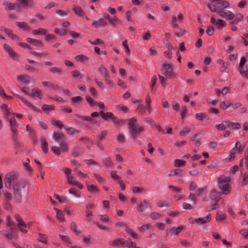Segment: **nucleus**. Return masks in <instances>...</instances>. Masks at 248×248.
<instances>
[{"label": "nucleus", "mask_w": 248, "mask_h": 248, "mask_svg": "<svg viewBox=\"0 0 248 248\" xmlns=\"http://www.w3.org/2000/svg\"><path fill=\"white\" fill-rule=\"evenodd\" d=\"M128 130L131 136L135 139L138 134L144 131V127L142 126H139L137 127L135 123L137 122L136 118H132L128 120Z\"/></svg>", "instance_id": "f257e3e1"}, {"label": "nucleus", "mask_w": 248, "mask_h": 248, "mask_svg": "<svg viewBox=\"0 0 248 248\" xmlns=\"http://www.w3.org/2000/svg\"><path fill=\"white\" fill-rule=\"evenodd\" d=\"M230 181V177H226L223 175L218 178L219 187L222 190V193L224 194H227L230 192L231 187L229 183Z\"/></svg>", "instance_id": "f03ea898"}, {"label": "nucleus", "mask_w": 248, "mask_h": 248, "mask_svg": "<svg viewBox=\"0 0 248 248\" xmlns=\"http://www.w3.org/2000/svg\"><path fill=\"white\" fill-rule=\"evenodd\" d=\"M230 4L227 0H221L217 2L215 4L209 3L207 6L212 12H217L218 14V11H223V10L229 7Z\"/></svg>", "instance_id": "7ed1b4c3"}, {"label": "nucleus", "mask_w": 248, "mask_h": 248, "mask_svg": "<svg viewBox=\"0 0 248 248\" xmlns=\"http://www.w3.org/2000/svg\"><path fill=\"white\" fill-rule=\"evenodd\" d=\"M27 185L28 183L26 181L24 182L21 185L20 184L13 185L14 198L16 202L19 203L21 202V188H24Z\"/></svg>", "instance_id": "20e7f679"}, {"label": "nucleus", "mask_w": 248, "mask_h": 248, "mask_svg": "<svg viewBox=\"0 0 248 248\" xmlns=\"http://www.w3.org/2000/svg\"><path fill=\"white\" fill-rule=\"evenodd\" d=\"M10 129L13 132L12 138L15 141H16L18 136L17 133L18 132L17 127L18 125V123L16 122L15 118H12L10 120Z\"/></svg>", "instance_id": "39448f33"}, {"label": "nucleus", "mask_w": 248, "mask_h": 248, "mask_svg": "<svg viewBox=\"0 0 248 248\" xmlns=\"http://www.w3.org/2000/svg\"><path fill=\"white\" fill-rule=\"evenodd\" d=\"M173 66L171 63H163L162 64V74L166 77H169L173 75Z\"/></svg>", "instance_id": "423d86ee"}, {"label": "nucleus", "mask_w": 248, "mask_h": 248, "mask_svg": "<svg viewBox=\"0 0 248 248\" xmlns=\"http://www.w3.org/2000/svg\"><path fill=\"white\" fill-rule=\"evenodd\" d=\"M246 62V59L244 57H242L240 60V62L239 66V70L242 76L248 78L247 68L246 67L245 69H244V65Z\"/></svg>", "instance_id": "0eeeda50"}, {"label": "nucleus", "mask_w": 248, "mask_h": 248, "mask_svg": "<svg viewBox=\"0 0 248 248\" xmlns=\"http://www.w3.org/2000/svg\"><path fill=\"white\" fill-rule=\"evenodd\" d=\"M15 217L16 221L18 222V227L20 229V231L23 233H26L28 231L24 228H22L21 227L22 226L24 228H27V225L24 221L22 220V218L18 214L15 215Z\"/></svg>", "instance_id": "6e6552de"}, {"label": "nucleus", "mask_w": 248, "mask_h": 248, "mask_svg": "<svg viewBox=\"0 0 248 248\" xmlns=\"http://www.w3.org/2000/svg\"><path fill=\"white\" fill-rule=\"evenodd\" d=\"M109 244L112 247H118L121 246L124 247H126V246H127V241L124 240L122 238L117 239L110 241Z\"/></svg>", "instance_id": "1a4fd4ad"}, {"label": "nucleus", "mask_w": 248, "mask_h": 248, "mask_svg": "<svg viewBox=\"0 0 248 248\" xmlns=\"http://www.w3.org/2000/svg\"><path fill=\"white\" fill-rule=\"evenodd\" d=\"M210 21L212 24L216 25L219 30H221L226 26L225 22L223 20L218 19L216 20L213 16L211 18Z\"/></svg>", "instance_id": "9d476101"}, {"label": "nucleus", "mask_w": 248, "mask_h": 248, "mask_svg": "<svg viewBox=\"0 0 248 248\" xmlns=\"http://www.w3.org/2000/svg\"><path fill=\"white\" fill-rule=\"evenodd\" d=\"M218 15L223 17L226 18L228 20H232L233 19L234 17V15L231 11L228 10H223L218 11Z\"/></svg>", "instance_id": "9b49d317"}, {"label": "nucleus", "mask_w": 248, "mask_h": 248, "mask_svg": "<svg viewBox=\"0 0 248 248\" xmlns=\"http://www.w3.org/2000/svg\"><path fill=\"white\" fill-rule=\"evenodd\" d=\"M53 138L56 141L58 142L60 140H66V138L64 134L59 131H55L53 134Z\"/></svg>", "instance_id": "f8f14e48"}, {"label": "nucleus", "mask_w": 248, "mask_h": 248, "mask_svg": "<svg viewBox=\"0 0 248 248\" xmlns=\"http://www.w3.org/2000/svg\"><path fill=\"white\" fill-rule=\"evenodd\" d=\"M19 4H21L25 8H30L33 6L34 3L33 0H17Z\"/></svg>", "instance_id": "ddd939ff"}, {"label": "nucleus", "mask_w": 248, "mask_h": 248, "mask_svg": "<svg viewBox=\"0 0 248 248\" xmlns=\"http://www.w3.org/2000/svg\"><path fill=\"white\" fill-rule=\"evenodd\" d=\"M107 25V22L104 18H101L97 21H94L92 24V26L95 28L105 27Z\"/></svg>", "instance_id": "4468645a"}, {"label": "nucleus", "mask_w": 248, "mask_h": 248, "mask_svg": "<svg viewBox=\"0 0 248 248\" xmlns=\"http://www.w3.org/2000/svg\"><path fill=\"white\" fill-rule=\"evenodd\" d=\"M211 219V214H208L203 218H198L195 220V222L199 224H203L209 222Z\"/></svg>", "instance_id": "2eb2a0df"}, {"label": "nucleus", "mask_w": 248, "mask_h": 248, "mask_svg": "<svg viewBox=\"0 0 248 248\" xmlns=\"http://www.w3.org/2000/svg\"><path fill=\"white\" fill-rule=\"evenodd\" d=\"M209 197L214 202L217 203L220 197L215 190H212L209 194Z\"/></svg>", "instance_id": "dca6fc26"}, {"label": "nucleus", "mask_w": 248, "mask_h": 248, "mask_svg": "<svg viewBox=\"0 0 248 248\" xmlns=\"http://www.w3.org/2000/svg\"><path fill=\"white\" fill-rule=\"evenodd\" d=\"M223 123H225L230 129H238L241 127V125L238 123H233L229 121H224Z\"/></svg>", "instance_id": "f3484780"}, {"label": "nucleus", "mask_w": 248, "mask_h": 248, "mask_svg": "<svg viewBox=\"0 0 248 248\" xmlns=\"http://www.w3.org/2000/svg\"><path fill=\"white\" fill-rule=\"evenodd\" d=\"M27 42L28 43L32 44L36 46H40L43 47L44 46V44L41 41L31 38H27Z\"/></svg>", "instance_id": "a211bd4d"}, {"label": "nucleus", "mask_w": 248, "mask_h": 248, "mask_svg": "<svg viewBox=\"0 0 248 248\" xmlns=\"http://www.w3.org/2000/svg\"><path fill=\"white\" fill-rule=\"evenodd\" d=\"M148 207H150V204L148 201L144 200L143 202H141L139 205L138 211L140 212H142L144 210L147 209Z\"/></svg>", "instance_id": "6ab92c4d"}, {"label": "nucleus", "mask_w": 248, "mask_h": 248, "mask_svg": "<svg viewBox=\"0 0 248 248\" xmlns=\"http://www.w3.org/2000/svg\"><path fill=\"white\" fill-rule=\"evenodd\" d=\"M18 80L23 82L26 84H28L30 82L31 78V77L26 75H21L17 76Z\"/></svg>", "instance_id": "aec40b11"}, {"label": "nucleus", "mask_w": 248, "mask_h": 248, "mask_svg": "<svg viewBox=\"0 0 248 248\" xmlns=\"http://www.w3.org/2000/svg\"><path fill=\"white\" fill-rule=\"evenodd\" d=\"M41 149L44 153L46 154L48 152V144L46 138L42 137L41 139Z\"/></svg>", "instance_id": "412c9836"}, {"label": "nucleus", "mask_w": 248, "mask_h": 248, "mask_svg": "<svg viewBox=\"0 0 248 248\" xmlns=\"http://www.w3.org/2000/svg\"><path fill=\"white\" fill-rule=\"evenodd\" d=\"M73 10L77 15L81 17H82L84 16V12L81 7L77 6L76 5H73Z\"/></svg>", "instance_id": "4be33fe9"}, {"label": "nucleus", "mask_w": 248, "mask_h": 248, "mask_svg": "<svg viewBox=\"0 0 248 248\" xmlns=\"http://www.w3.org/2000/svg\"><path fill=\"white\" fill-rule=\"evenodd\" d=\"M42 93L41 91L37 88H34L31 90L30 96L34 97L36 96L39 98H42Z\"/></svg>", "instance_id": "5701e85b"}, {"label": "nucleus", "mask_w": 248, "mask_h": 248, "mask_svg": "<svg viewBox=\"0 0 248 248\" xmlns=\"http://www.w3.org/2000/svg\"><path fill=\"white\" fill-rule=\"evenodd\" d=\"M83 152V151L81 148L79 147H75L73 148L71 155L76 157L82 155Z\"/></svg>", "instance_id": "b1692460"}, {"label": "nucleus", "mask_w": 248, "mask_h": 248, "mask_svg": "<svg viewBox=\"0 0 248 248\" xmlns=\"http://www.w3.org/2000/svg\"><path fill=\"white\" fill-rule=\"evenodd\" d=\"M183 225H179L178 227H172L171 229L169 231V232L170 233L171 235H177L182 230L184 229Z\"/></svg>", "instance_id": "393cba45"}, {"label": "nucleus", "mask_w": 248, "mask_h": 248, "mask_svg": "<svg viewBox=\"0 0 248 248\" xmlns=\"http://www.w3.org/2000/svg\"><path fill=\"white\" fill-rule=\"evenodd\" d=\"M54 209L56 211V217L57 218L62 221L63 222L64 221V213L61 210L58 209L55 207L54 208Z\"/></svg>", "instance_id": "a878e982"}, {"label": "nucleus", "mask_w": 248, "mask_h": 248, "mask_svg": "<svg viewBox=\"0 0 248 248\" xmlns=\"http://www.w3.org/2000/svg\"><path fill=\"white\" fill-rule=\"evenodd\" d=\"M16 23L17 26L18 28H19L20 29H22L23 30H24L25 31H30L31 30V27L26 22H16Z\"/></svg>", "instance_id": "bb28decb"}, {"label": "nucleus", "mask_w": 248, "mask_h": 248, "mask_svg": "<svg viewBox=\"0 0 248 248\" xmlns=\"http://www.w3.org/2000/svg\"><path fill=\"white\" fill-rule=\"evenodd\" d=\"M196 118L200 121H203L204 120H208L209 119V117L205 113H197L195 115Z\"/></svg>", "instance_id": "cd10ccee"}, {"label": "nucleus", "mask_w": 248, "mask_h": 248, "mask_svg": "<svg viewBox=\"0 0 248 248\" xmlns=\"http://www.w3.org/2000/svg\"><path fill=\"white\" fill-rule=\"evenodd\" d=\"M7 10L10 11L12 10H16L17 11H20V6L19 4L16 3H10L8 5V7L6 8Z\"/></svg>", "instance_id": "c85d7f7f"}, {"label": "nucleus", "mask_w": 248, "mask_h": 248, "mask_svg": "<svg viewBox=\"0 0 248 248\" xmlns=\"http://www.w3.org/2000/svg\"><path fill=\"white\" fill-rule=\"evenodd\" d=\"M4 182L5 186L8 188H10L11 186V183L12 182L8 173L6 174L4 176Z\"/></svg>", "instance_id": "c756f323"}, {"label": "nucleus", "mask_w": 248, "mask_h": 248, "mask_svg": "<svg viewBox=\"0 0 248 248\" xmlns=\"http://www.w3.org/2000/svg\"><path fill=\"white\" fill-rule=\"evenodd\" d=\"M66 140H63V141H61L60 142V146L61 147V150L62 152H66L68 150V144Z\"/></svg>", "instance_id": "7c9ffc66"}, {"label": "nucleus", "mask_w": 248, "mask_h": 248, "mask_svg": "<svg viewBox=\"0 0 248 248\" xmlns=\"http://www.w3.org/2000/svg\"><path fill=\"white\" fill-rule=\"evenodd\" d=\"M243 19V15L242 14H237L235 16V19L231 21L230 23L231 24H237L239 22L241 21Z\"/></svg>", "instance_id": "2f4dec72"}, {"label": "nucleus", "mask_w": 248, "mask_h": 248, "mask_svg": "<svg viewBox=\"0 0 248 248\" xmlns=\"http://www.w3.org/2000/svg\"><path fill=\"white\" fill-rule=\"evenodd\" d=\"M7 226L11 228V231L12 232H14L16 229L15 222L11 220V218L9 216L7 217Z\"/></svg>", "instance_id": "473e14b6"}, {"label": "nucleus", "mask_w": 248, "mask_h": 248, "mask_svg": "<svg viewBox=\"0 0 248 248\" xmlns=\"http://www.w3.org/2000/svg\"><path fill=\"white\" fill-rule=\"evenodd\" d=\"M32 33L34 35H46V30L43 28H39L37 30H33L32 31Z\"/></svg>", "instance_id": "72a5a7b5"}, {"label": "nucleus", "mask_w": 248, "mask_h": 248, "mask_svg": "<svg viewBox=\"0 0 248 248\" xmlns=\"http://www.w3.org/2000/svg\"><path fill=\"white\" fill-rule=\"evenodd\" d=\"M111 120L113 123L118 126L122 125L124 123V120H120L118 118L116 117L113 115V117L111 118Z\"/></svg>", "instance_id": "f704fd0d"}, {"label": "nucleus", "mask_w": 248, "mask_h": 248, "mask_svg": "<svg viewBox=\"0 0 248 248\" xmlns=\"http://www.w3.org/2000/svg\"><path fill=\"white\" fill-rule=\"evenodd\" d=\"M186 163V161L179 159H175L174 162V165L175 167H183L185 165Z\"/></svg>", "instance_id": "c9c22d12"}, {"label": "nucleus", "mask_w": 248, "mask_h": 248, "mask_svg": "<svg viewBox=\"0 0 248 248\" xmlns=\"http://www.w3.org/2000/svg\"><path fill=\"white\" fill-rule=\"evenodd\" d=\"M8 174L9 175V176L10 177L11 179V181L13 182V183L14 184H18V178L16 175V174L13 172H9L8 173Z\"/></svg>", "instance_id": "e433bc0d"}, {"label": "nucleus", "mask_w": 248, "mask_h": 248, "mask_svg": "<svg viewBox=\"0 0 248 248\" xmlns=\"http://www.w3.org/2000/svg\"><path fill=\"white\" fill-rule=\"evenodd\" d=\"M49 71L52 73H56L58 75H61L62 73V69L57 67H53L49 69Z\"/></svg>", "instance_id": "4c0bfd02"}, {"label": "nucleus", "mask_w": 248, "mask_h": 248, "mask_svg": "<svg viewBox=\"0 0 248 248\" xmlns=\"http://www.w3.org/2000/svg\"><path fill=\"white\" fill-rule=\"evenodd\" d=\"M186 31L184 29H179L178 30H175L174 31V33L175 36L179 37L181 35L185 34Z\"/></svg>", "instance_id": "58836bf2"}, {"label": "nucleus", "mask_w": 248, "mask_h": 248, "mask_svg": "<svg viewBox=\"0 0 248 248\" xmlns=\"http://www.w3.org/2000/svg\"><path fill=\"white\" fill-rule=\"evenodd\" d=\"M232 151H234L236 153H241L242 152V149H241V144L239 141H237L235 143V147L232 150Z\"/></svg>", "instance_id": "ea45409f"}, {"label": "nucleus", "mask_w": 248, "mask_h": 248, "mask_svg": "<svg viewBox=\"0 0 248 248\" xmlns=\"http://www.w3.org/2000/svg\"><path fill=\"white\" fill-rule=\"evenodd\" d=\"M66 131L70 135H73L75 133H78L79 132V130L75 129L73 127H65Z\"/></svg>", "instance_id": "a19ab883"}, {"label": "nucleus", "mask_w": 248, "mask_h": 248, "mask_svg": "<svg viewBox=\"0 0 248 248\" xmlns=\"http://www.w3.org/2000/svg\"><path fill=\"white\" fill-rule=\"evenodd\" d=\"M230 106V102L229 101H225L221 103L220 108L223 110H226Z\"/></svg>", "instance_id": "79ce46f5"}, {"label": "nucleus", "mask_w": 248, "mask_h": 248, "mask_svg": "<svg viewBox=\"0 0 248 248\" xmlns=\"http://www.w3.org/2000/svg\"><path fill=\"white\" fill-rule=\"evenodd\" d=\"M76 116L78 118L81 119L83 121L92 122L93 123H94V120L90 116H81V115H79V114L76 115Z\"/></svg>", "instance_id": "37998d69"}, {"label": "nucleus", "mask_w": 248, "mask_h": 248, "mask_svg": "<svg viewBox=\"0 0 248 248\" xmlns=\"http://www.w3.org/2000/svg\"><path fill=\"white\" fill-rule=\"evenodd\" d=\"M87 189L90 192H99V190L97 187L93 184H92L91 185H87Z\"/></svg>", "instance_id": "c03bdc74"}, {"label": "nucleus", "mask_w": 248, "mask_h": 248, "mask_svg": "<svg viewBox=\"0 0 248 248\" xmlns=\"http://www.w3.org/2000/svg\"><path fill=\"white\" fill-rule=\"evenodd\" d=\"M52 152L56 155L60 156L61 154V148L57 146H52L51 148Z\"/></svg>", "instance_id": "a18cd8bd"}, {"label": "nucleus", "mask_w": 248, "mask_h": 248, "mask_svg": "<svg viewBox=\"0 0 248 248\" xmlns=\"http://www.w3.org/2000/svg\"><path fill=\"white\" fill-rule=\"evenodd\" d=\"M55 106L53 105H44L42 107V109L43 111H46L50 110H53L55 109Z\"/></svg>", "instance_id": "49530a36"}, {"label": "nucleus", "mask_w": 248, "mask_h": 248, "mask_svg": "<svg viewBox=\"0 0 248 248\" xmlns=\"http://www.w3.org/2000/svg\"><path fill=\"white\" fill-rule=\"evenodd\" d=\"M68 32V30L62 29L60 30L59 28H55L54 32L57 34H59L60 35H63L66 34Z\"/></svg>", "instance_id": "de8ad7c7"}, {"label": "nucleus", "mask_w": 248, "mask_h": 248, "mask_svg": "<svg viewBox=\"0 0 248 248\" xmlns=\"http://www.w3.org/2000/svg\"><path fill=\"white\" fill-rule=\"evenodd\" d=\"M103 162L104 165H105L107 167H110L112 166L113 165V163L109 157H107L105 159H104L103 160Z\"/></svg>", "instance_id": "09e8293b"}, {"label": "nucleus", "mask_w": 248, "mask_h": 248, "mask_svg": "<svg viewBox=\"0 0 248 248\" xmlns=\"http://www.w3.org/2000/svg\"><path fill=\"white\" fill-rule=\"evenodd\" d=\"M39 239L38 240L43 244H46L47 243V237L46 235L43 233H39Z\"/></svg>", "instance_id": "8fccbe9b"}, {"label": "nucleus", "mask_w": 248, "mask_h": 248, "mask_svg": "<svg viewBox=\"0 0 248 248\" xmlns=\"http://www.w3.org/2000/svg\"><path fill=\"white\" fill-rule=\"evenodd\" d=\"M75 59L78 61H79V62H84L86 61H88V58L85 55H83L82 54H80V55H78V56H77L76 57H75Z\"/></svg>", "instance_id": "3c124183"}, {"label": "nucleus", "mask_w": 248, "mask_h": 248, "mask_svg": "<svg viewBox=\"0 0 248 248\" xmlns=\"http://www.w3.org/2000/svg\"><path fill=\"white\" fill-rule=\"evenodd\" d=\"M216 218L217 221L220 222L226 219V214L220 215L218 214V212H217V214Z\"/></svg>", "instance_id": "603ef678"}, {"label": "nucleus", "mask_w": 248, "mask_h": 248, "mask_svg": "<svg viewBox=\"0 0 248 248\" xmlns=\"http://www.w3.org/2000/svg\"><path fill=\"white\" fill-rule=\"evenodd\" d=\"M150 217L153 219H157L161 217V215L157 212H152L150 214Z\"/></svg>", "instance_id": "864d4df0"}, {"label": "nucleus", "mask_w": 248, "mask_h": 248, "mask_svg": "<svg viewBox=\"0 0 248 248\" xmlns=\"http://www.w3.org/2000/svg\"><path fill=\"white\" fill-rule=\"evenodd\" d=\"M55 197L56 199L58 200L60 203H64L68 202L67 199L64 196L60 197L59 195L55 194Z\"/></svg>", "instance_id": "5fc2aeb1"}, {"label": "nucleus", "mask_w": 248, "mask_h": 248, "mask_svg": "<svg viewBox=\"0 0 248 248\" xmlns=\"http://www.w3.org/2000/svg\"><path fill=\"white\" fill-rule=\"evenodd\" d=\"M182 170L181 169H175V170H171L170 172L169 175L170 176L177 175H178L180 173H182Z\"/></svg>", "instance_id": "6e6d98bb"}, {"label": "nucleus", "mask_w": 248, "mask_h": 248, "mask_svg": "<svg viewBox=\"0 0 248 248\" xmlns=\"http://www.w3.org/2000/svg\"><path fill=\"white\" fill-rule=\"evenodd\" d=\"M8 54L9 56L14 60H17L19 58L18 54L13 49Z\"/></svg>", "instance_id": "4d7b16f0"}, {"label": "nucleus", "mask_w": 248, "mask_h": 248, "mask_svg": "<svg viewBox=\"0 0 248 248\" xmlns=\"http://www.w3.org/2000/svg\"><path fill=\"white\" fill-rule=\"evenodd\" d=\"M190 131V129L189 127H186L184 128L180 132V135L181 136H184L187 135Z\"/></svg>", "instance_id": "13d9d810"}, {"label": "nucleus", "mask_w": 248, "mask_h": 248, "mask_svg": "<svg viewBox=\"0 0 248 248\" xmlns=\"http://www.w3.org/2000/svg\"><path fill=\"white\" fill-rule=\"evenodd\" d=\"M71 74L74 78H81V74H80V72L78 70H74L71 72Z\"/></svg>", "instance_id": "bf43d9fd"}, {"label": "nucleus", "mask_w": 248, "mask_h": 248, "mask_svg": "<svg viewBox=\"0 0 248 248\" xmlns=\"http://www.w3.org/2000/svg\"><path fill=\"white\" fill-rule=\"evenodd\" d=\"M227 126V124L223 123L215 125L216 129L220 130H223L226 129Z\"/></svg>", "instance_id": "052dcab7"}, {"label": "nucleus", "mask_w": 248, "mask_h": 248, "mask_svg": "<svg viewBox=\"0 0 248 248\" xmlns=\"http://www.w3.org/2000/svg\"><path fill=\"white\" fill-rule=\"evenodd\" d=\"M59 236L61 238L63 242L67 243V246H70V245H71V242L69 241V238L68 236L66 235H62L61 234H59Z\"/></svg>", "instance_id": "680f3d73"}, {"label": "nucleus", "mask_w": 248, "mask_h": 248, "mask_svg": "<svg viewBox=\"0 0 248 248\" xmlns=\"http://www.w3.org/2000/svg\"><path fill=\"white\" fill-rule=\"evenodd\" d=\"M180 243L182 246L190 247L192 246V244L187 240L186 239H181Z\"/></svg>", "instance_id": "e2e57ef3"}, {"label": "nucleus", "mask_w": 248, "mask_h": 248, "mask_svg": "<svg viewBox=\"0 0 248 248\" xmlns=\"http://www.w3.org/2000/svg\"><path fill=\"white\" fill-rule=\"evenodd\" d=\"M248 183V171H246L244 174L243 180L242 182V186H244L247 185Z\"/></svg>", "instance_id": "0e129e2a"}, {"label": "nucleus", "mask_w": 248, "mask_h": 248, "mask_svg": "<svg viewBox=\"0 0 248 248\" xmlns=\"http://www.w3.org/2000/svg\"><path fill=\"white\" fill-rule=\"evenodd\" d=\"M86 100L90 105L91 106L93 107L97 104L96 102H95L90 96L88 95L86 96Z\"/></svg>", "instance_id": "69168bd1"}, {"label": "nucleus", "mask_w": 248, "mask_h": 248, "mask_svg": "<svg viewBox=\"0 0 248 248\" xmlns=\"http://www.w3.org/2000/svg\"><path fill=\"white\" fill-rule=\"evenodd\" d=\"M136 111L140 114H143L145 112V108L142 104H140L136 109Z\"/></svg>", "instance_id": "338daca9"}, {"label": "nucleus", "mask_w": 248, "mask_h": 248, "mask_svg": "<svg viewBox=\"0 0 248 248\" xmlns=\"http://www.w3.org/2000/svg\"><path fill=\"white\" fill-rule=\"evenodd\" d=\"M52 124H54L60 129H62L64 126L63 124L61 123V122L59 120H52Z\"/></svg>", "instance_id": "774afa93"}]
</instances>
